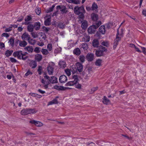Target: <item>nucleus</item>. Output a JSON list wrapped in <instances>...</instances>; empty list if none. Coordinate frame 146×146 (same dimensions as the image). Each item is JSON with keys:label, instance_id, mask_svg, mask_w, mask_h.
Listing matches in <instances>:
<instances>
[{"label": "nucleus", "instance_id": "1", "mask_svg": "<svg viewBox=\"0 0 146 146\" xmlns=\"http://www.w3.org/2000/svg\"><path fill=\"white\" fill-rule=\"evenodd\" d=\"M74 12L75 14L79 15L80 18L82 20H83L84 18V14L85 11L83 6L80 7L78 6H76L74 8Z\"/></svg>", "mask_w": 146, "mask_h": 146}, {"label": "nucleus", "instance_id": "2", "mask_svg": "<svg viewBox=\"0 0 146 146\" xmlns=\"http://www.w3.org/2000/svg\"><path fill=\"white\" fill-rule=\"evenodd\" d=\"M13 55L15 57H17L19 59H22L24 60H25L28 58L27 56H25L26 54H23V52L21 50L14 52Z\"/></svg>", "mask_w": 146, "mask_h": 146}, {"label": "nucleus", "instance_id": "3", "mask_svg": "<svg viewBox=\"0 0 146 146\" xmlns=\"http://www.w3.org/2000/svg\"><path fill=\"white\" fill-rule=\"evenodd\" d=\"M107 51V49L105 47L100 45L98 49L96 50L95 54L97 57H100L104 55V52Z\"/></svg>", "mask_w": 146, "mask_h": 146}, {"label": "nucleus", "instance_id": "4", "mask_svg": "<svg viewBox=\"0 0 146 146\" xmlns=\"http://www.w3.org/2000/svg\"><path fill=\"white\" fill-rule=\"evenodd\" d=\"M44 77L46 80H45L43 79H42L41 80V82L44 85V87L45 89H46L48 87V85L51 83L50 78L48 76L44 74Z\"/></svg>", "mask_w": 146, "mask_h": 146}, {"label": "nucleus", "instance_id": "5", "mask_svg": "<svg viewBox=\"0 0 146 146\" xmlns=\"http://www.w3.org/2000/svg\"><path fill=\"white\" fill-rule=\"evenodd\" d=\"M35 109H24L22 110L21 112V114L23 115H27L29 114H34L37 112Z\"/></svg>", "mask_w": 146, "mask_h": 146}, {"label": "nucleus", "instance_id": "6", "mask_svg": "<svg viewBox=\"0 0 146 146\" xmlns=\"http://www.w3.org/2000/svg\"><path fill=\"white\" fill-rule=\"evenodd\" d=\"M72 78L74 79V80L68 82L66 84L65 86H73L74 84H75V83H76L79 80L78 76L77 75H74L72 76Z\"/></svg>", "mask_w": 146, "mask_h": 146}, {"label": "nucleus", "instance_id": "7", "mask_svg": "<svg viewBox=\"0 0 146 146\" xmlns=\"http://www.w3.org/2000/svg\"><path fill=\"white\" fill-rule=\"evenodd\" d=\"M57 10L60 9V11L61 12L62 14H66L68 12V11L67 9V8L64 5H59L56 7Z\"/></svg>", "mask_w": 146, "mask_h": 146}, {"label": "nucleus", "instance_id": "8", "mask_svg": "<svg viewBox=\"0 0 146 146\" xmlns=\"http://www.w3.org/2000/svg\"><path fill=\"white\" fill-rule=\"evenodd\" d=\"M96 29L95 26L92 25L88 27V33L89 34H94Z\"/></svg>", "mask_w": 146, "mask_h": 146}, {"label": "nucleus", "instance_id": "9", "mask_svg": "<svg viewBox=\"0 0 146 146\" xmlns=\"http://www.w3.org/2000/svg\"><path fill=\"white\" fill-rule=\"evenodd\" d=\"M94 54L92 53H88L86 55V59L88 61L91 62L94 59Z\"/></svg>", "mask_w": 146, "mask_h": 146}, {"label": "nucleus", "instance_id": "10", "mask_svg": "<svg viewBox=\"0 0 146 146\" xmlns=\"http://www.w3.org/2000/svg\"><path fill=\"white\" fill-rule=\"evenodd\" d=\"M76 66L78 71L79 72H82L83 70V65L80 62L76 63Z\"/></svg>", "mask_w": 146, "mask_h": 146}, {"label": "nucleus", "instance_id": "11", "mask_svg": "<svg viewBox=\"0 0 146 146\" xmlns=\"http://www.w3.org/2000/svg\"><path fill=\"white\" fill-rule=\"evenodd\" d=\"M30 123L32 124H34L37 127H41L43 125V124L41 122L36 121L34 120H31L29 121Z\"/></svg>", "mask_w": 146, "mask_h": 146}, {"label": "nucleus", "instance_id": "12", "mask_svg": "<svg viewBox=\"0 0 146 146\" xmlns=\"http://www.w3.org/2000/svg\"><path fill=\"white\" fill-rule=\"evenodd\" d=\"M99 44V41L98 39H95L93 40L92 42V45L94 47L98 48L100 46Z\"/></svg>", "mask_w": 146, "mask_h": 146}, {"label": "nucleus", "instance_id": "13", "mask_svg": "<svg viewBox=\"0 0 146 146\" xmlns=\"http://www.w3.org/2000/svg\"><path fill=\"white\" fill-rule=\"evenodd\" d=\"M79 22L80 23H82L81 27L83 29L85 30L88 27V23L86 21L84 20L82 21L80 20L79 21Z\"/></svg>", "mask_w": 146, "mask_h": 146}, {"label": "nucleus", "instance_id": "14", "mask_svg": "<svg viewBox=\"0 0 146 146\" xmlns=\"http://www.w3.org/2000/svg\"><path fill=\"white\" fill-rule=\"evenodd\" d=\"M47 70L49 75H52L53 72V66L49 64L47 68Z\"/></svg>", "mask_w": 146, "mask_h": 146}, {"label": "nucleus", "instance_id": "15", "mask_svg": "<svg viewBox=\"0 0 146 146\" xmlns=\"http://www.w3.org/2000/svg\"><path fill=\"white\" fill-rule=\"evenodd\" d=\"M67 80L66 76L64 75L60 76L59 78V82L61 83H64Z\"/></svg>", "mask_w": 146, "mask_h": 146}, {"label": "nucleus", "instance_id": "16", "mask_svg": "<svg viewBox=\"0 0 146 146\" xmlns=\"http://www.w3.org/2000/svg\"><path fill=\"white\" fill-rule=\"evenodd\" d=\"M32 18L31 15H27L25 18V22L23 23L26 25H27L29 24L30 22L29 21H31Z\"/></svg>", "mask_w": 146, "mask_h": 146}, {"label": "nucleus", "instance_id": "17", "mask_svg": "<svg viewBox=\"0 0 146 146\" xmlns=\"http://www.w3.org/2000/svg\"><path fill=\"white\" fill-rule=\"evenodd\" d=\"M29 65L32 68H34L37 66V63L35 61L32 60L29 63Z\"/></svg>", "mask_w": 146, "mask_h": 146}, {"label": "nucleus", "instance_id": "18", "mask_svg": "<svg viewBox=\"0 0 146 146\" xmlns=\"http://www.w3.org/2000/svg\"><path fill=\"white\" fill-rule=\"evenodd\" d=\"M30 38V36L28 33H23L21 36V38L22 39L25 40H29Z\"/></svg>", "mask_w": 146, "mask_h": 146}, {"label": "nucleus", "instance_id": "19", "mask_svg": "<svg viewBox=\"0 0 146 146\" xmlns=\"http://www.w3.org/2000/svg\"><path fill=\"white\" fill-rule=\"evenodd\" d=\"M121 38H115L114 40V43H113V48L114 49H115L117 45L118 44V42L121 40Z\"/></svg>", "mask_w": 146, "mask_h": 146}, {"label": "nucleus", "instance_id": "20", "mask_svg": "<svg viewBox=\"0 0 146 146\" xmlns=\"http://www.w3.org/2000/svg\"><path fill=\"white\" fill-rule=\"evenodd\" d=\"M59 67L62 68H64L66 66V64L64 61H60L58 63Z\"/></svg>", "mask_w": 146, "mask_h": 146}, {"label": "nucleus", "instance_id": "21", "mask_svg": "<svg viewBox=\"0 0 146 146\" xmlns=\"http://www.w3.org/2000/svg\"><path fill=\"white\" fill-rule=\"evenodd\" d=\"M33 25L34 28L36 31L38 30L40 28V23L39 22H35Z\"/></svg>", "mask_w": 146, "mask_h": 146}, {"label": "nucleus", "instance_id": "22", "mask_svg": "<svg viewBox=\"0 0 146 146\" xmlns=\"http://www.w3.org/2000/svg\"><path fill=\"white\" fill-rule=\"evenodd\" d=\"M105 26L102 25L100 27L99 29V31L102 34H104L106 32Z\"/></svg>", "mask_w": 146, "mask_h": 146}, {"label": "nucleus", "instance_id": "23", "mask_svg": "<svg viewBox=\"0 0 146 146\" xmlns=\"http://www.w3.org/2000/svg\"><path fill=\"white\" fill-rule=\"evenodd\" d=\"M58 97H57L53 99L52 101L49 102L48 104V105H52L53 104H57L58 103V102L57 99Z\"/></svg>", "mask_w": 146, "mask_h": 146}, {"label": "nucleus", "instance_id": "24", "mask_svg": "<svg viewBox=\"0 0 146 146\" xmlns=\"http://www.w3.org/2000/svg\"><path fill=\"white\" fill-rule=\"evenodd\" d=\"M103 99V102L104 104L108 105L110 103V100L108 99L106 96H104Z\"/></svg>", "mask_w": 146, "mask_h": 146}, {"label": "nucleus", "instance_id": "25", "mask_svg": "<svg viewBox=\"0 0 146 146\" xmlns=\"http://www.w3.org/2000/svg\"><path fill=\"white\" fill-rule=\"evenodd\" d=\"M25 50L29 53H32L33 52V48L32 46H28L25 48Z\"/></svg>", "mask_w": 146, "mask_h": 146}, {"label": "nucleus", "instance_id": "26", "mask_svg": "<svg viewBox=\"0 0 146 146\" xmlns=\"http://www.w3.org/2000/svg\"><path fill=\"white\" fill-rule=\"evenodd\" d=\"M27 44V42L25 40L19 41V45L22 47H25Z\"/></svg>", "mask_w": 146, "mask_h": 146}, {"label": "nucleus", "instance_id": "27", "mask_svg": "<svg viewBox=\"0 0 146 146\" xmlns=\"http://www.w3.org/2000/svg\"><path fill=\"white\" fill-rule=\"evenodd\" d=\"M28 25L27 27L28 31L29 32H32L34 29L33 25L31 24H29Z\"/></svg>", "mask_w": 146, "mask_h": 146}, {"label": "nucleus", "instance_id": "28", "mask_svg": "<svg viewBox=\"0 0 146 146\" xmlns=\"http://www.w3.org/2000/svg\"><path fill=\"white\" fill-rule=\"evenodd\" d=\"M73 53L77 56L80 55L81 53V51L78 48H77L74 49L73 50Z\"/></svg>", "mask_w": 146, "mask_h": 146}, {"label": "nucleus", "instance_id": "29", "mask_svg": "<svg viewBox=\"0 0 146 146\" xmlns=\"http://www.w3.org/2000/svg\"><path fill=\"white\" fill-rule=\"evenodd\" d=\"M42 59V55L37 54L35 56V59L38 62L40 61Z\"/></svg>", "mask_w": 146, "mask_h": 146}, {"label": "nucleus", "instance_id": "30", "mask_svg": "<svg viewBox=\"0 0 146 146\" xmlns=\"http://www.w3.org/2000/svg\"><path fill=\"white\" fill-rule=\"evenodd\" d=\"M51 83L52 84L57 83L58 82L57 78L54 76H52L50 77Z\"/></svg>", "mask_w": 146, "mask_h": 146}, {"label": "nucleus", "instance_id": "31", "mask_svg": "<svg viewBox=\"0 0 146 146\" xmlns=\"http://www.w3.org/2000/svg\"><path fill=\"white\" fill-rule=\"evenodd\" d=\"M92 10L93 11H98L97 9L98 8V6L97 4L95 2L93 3L91 7Z\"/></svg>", "mask_w": 146, "mask_h": 146}, {"label": "nucleus", "instance_id": "32", "mask_svg": "<svg viewBox=\"0 0 146 146\" xmlns=\"http://www.w3.org/2000/svg\"><path fill=\"white\" fill-rule=\"evenodd\" d=\"M91 17L92 20L94 21H96L98 19V16L97 14L93 13L91 15Z\"/></svg>", "mask_w": 146, "mask_h": 146}, {"label": "nucleus", "instance_id": "33", "mask_svg": "<svg viewBox=\"0 0 146 146\" xmlns=\"http://www.w3.org/2000/svg\"><path fill=\"white\" fill-rule=\"evenodd\" d=\"M51 19L48 18L44 22V25L46 26H49L51 24Z\"/></svg>", "mask_w": 146, "mask_h": 146}, {"label": "nucleus", "instance_id": "34", "mask_svg": "<svg viewBox=\"0 0 146 146\" xmlns=\"http://www.w3.org/2000/svg\"><path fill=\"white\" fill-rule=\"evenodd\" d=\"M102 24L101 22L100 21H96L95 23H94L92 25L95 26V27L97 29Z\"/></svg>", "mask_w": 146, "mask_h": 146}, {"label": "nucleus", "instance_id": "35", "mask_svg": "<svg viewBox=\"0 0 146 146\" xmlns=\"http://www.w3.org/2000/svg\"><path fill=\"white\" fill-rule=\"evenodd\" d=\"M13 52V50H7L5 52V55L6 57H8L11 55Z\"/></svg>", "mask_w": 146, "mask_h": 146}, {"label": "nucleus", "instance_id": "36", "mask_svg": "<svg viewBox=\"0 0 146 146\" xmlns=\"http://www.w3.org/2000/svg\"><path fill=\"white\" fill-rule=\"evenodd\" d=\"M15 38L13 37H11L9 40L8 43H9L12 46H14V41Z\"/></svg>", "mask_w": 146, "mask_h": 146}, {"label": "nucleus", "instance_id": "37", "mask_svg": "<svg viewBox=\"0 0 146 146\" xmlns=\"http://www.w3.org/2000/svg\"><path fill=\"white\" fill-rule=\"evenodd\" d=\"M81 46V47L83 48L84 50H86L88 48V46L87 43H82Z\"/></svg>", "mask_w": 146, "mask_h": 146}, {"label": "nucleus", "instance_id": "38", "mask_svg": "<svg viewBox=\"0 0 146 146\" xmlns=\"http://www.w3.org/2000/svg\"><path fill=\"white\" fill-rule=\"evenodd\" d=\"M55 89L58 90H64V87L63 86H59L58 85H55L54 86Z\"/></svg>", "mask_w": 146, "mask_h": 146}, {"label": "nucleus", "instance_id": "39", "mask_svg": "<svg viewBox=\"0 0 146 146\" xmlns=\"http://www.w3.org/2000/svg\"><path fill=\"white\" fill-rule=\"evenodd\" d=\"M85 58L84 56L83 55H81L79 57V60L82 63H83L84 62L85 60Z\"/></svg>", "mask_w": 146, "mask_h": 146}, {"label": "nucleus", "instance_id": "40", "mask_svg": "<svg viewBox=\"0 0 146 146\" xmlns=\"http://www.w3.org/2000/svg\"><path fill=\"white\" fill-rule=\"evenodd\" d=\"M102 60L98 59L96 60V62L95 64L97 66H100L101 65L102 63Z\"/></svg>", "mask_w": 146, "mask_h": 146}, {"label": "nucleus", "instance_id": "41", "mask_svg": "<svg viewBox=\"0 0 146 146\" xmlns=\"http://www.w3.org/2000/svg\"><path fill=\"white\" fill-rule=\"evenodd\" d=\"M28 41L29 43L31 44L34 45L35 43V40L31 38L30 37Z\"/></svg>", "mask_w": 146, "mask_h": 146}, {"label": "nucleus", "instance_id": "42", "mask_svg": "<svg viewBox=\"0 0 146 146\" xmlns=\"http://www.w3.org/2000/svg\"><path fill=\"white\" fill-rule=\"evenodd\" d=\"M41 52L43 54L46 55L48 54L49 53L48 50L47 49H42Z\"/></svg>", "mask_w": 146, "mask_h": 146}, {"label": "nucleus", "instance_id": "43", "mask_svg": "<svg viewBox=\"0 0 146 146\" xmlns=\"http://www.w3.org/2000/svg\"><path fill=\"white\" fill-rule=\"evenodd\" d=\"M48 50L50 51H51L52 50V44L51 43H49L47 45Z\"/></svg>", "mask_w": 146, "mask_h": 146}, {"label": "nucleus", "instance_id": "44", "mask_svg": "<svg viewBox=\"0 0 146 146\" xmlns=\"http://www.w3.org/2000/svg\"><path fill=\"white\" fill-rule=\"evenodd\" d=\"M55 7V5L53 4L52 6L50 7L47 10V12H49L52 11Z\"/></svg>", "mask_w": 146, "mask_h": 146}, {"label": "nucleus", "instance_id": "45", "mask_svg": "<svg viewBox=\"0 0 146 146\" xmlns=\"http://www.w3.org/2000/svg\"><path fill=\"white\" fill-rule=\"evenodd\" d=\"M31 34L32 36V37L34 38H35L38 37V36L37 34V33L35 32H31Z\"/></svg>", "mask_w": 146, "mask_h": 146}, {"label": "nucleus", "instance_id": "46", "mask_svg": "<svg viewBox=\"0 0 146 146\" xmlns=\"http://www.w3.org/2000/svg\"><path fill=\"white\" fill-rule=\"evenodd\" d=\"M76 88L78 89H80L81 88V85L79 84L78 83H77V82L76 83L74 84Z\"/></svg>", "mask_w": 146, "mask_h": 146}, {"label": "nucleus", "instance_id": "47", "mask_svg": "<svg viewBox=\"0 0 146 146\" xmlns=\"http://www.w3.org/2000/svg\"><path fill=\"white\" fill-rule=\"evenodd\" d=\"M65 71L67 75L69 76L71 75V72L70 70L69 69H66L65 70Z\"/></svg>", "mask_w": 146, "mask_h": 146}, {"label": "nucleus", "instance_id": "48", "mask_svg": "<svg viewBox=\"0 0 146 146\" xmlns=\"http://www.w3.org/2000/svg\"><path fill=\"white\" fill-rule=\"evenodd\" d=\"M42 70V67L41 66H39L37 70V71L39 75H41L42 73L41 70Z\"/></svg>", "mask_w": 146, "mask_h": 146}, {"label": "nucleus", "instance_id": "49", "mask_svg": "<svg viewBox=\"0 0 146 146\" xmlns=\"http://www.w3.org/2000/svg\"><path fill=\"white\" fill-rule=\"evenodd\" d=\"M80 1L79 0H73L72 3L75 4H80Z\"/></svg>", "mask_w": 146, "mask_h": 146}, {"label": "nucleus", "instance_id": "50", "mask_svg": "<svg viewBox=\"0 0 146 146\" xmlns=\"http://www.w3.org/2000/svg\"><path fill=\"white\" fill-rule=\"evenodd\" d=\"M40 48L38 47H36L34 49V51L36 53H38L40 52Z\"/></svg>", "mask_w": 146, "mask_h": 146}, {"label": "nucleus", "instance_id": "51", "mask_svg": "<svg viewBox=\"0 0 146 146\" xmlns=\"http://www.w3.org/2000/svg\"><path fill=\"white\" fill-rule=\"evenodd\" d=\"M42 28L43 30L45 31L46 32H48L50 29L49 28L46 27L44 26L42 27Z\"/></svg>", "mask_w": 146, "mask_h": 146}, {"label": "nucleus", "instance_id": "52", "mask_svg": "<svg viewBox=\"0 0 146 146\" xmlns=\"http://www.w3.org/2000/svg\"><path fill=\"white\" fill-rule=\"evenodd\" d=\"M12 30V27H11V26H10L8 28H6L5 30V32H9L11 31Z\"/></svg>", "mask_w": 146, "mask_h": 146}, {"label": "nucleus", "instance_id": "53", "mask_svg": "<svg viewBox=\"0 0 146 146\" xmlns=\"http://www.w3.org/2000/svg\"><path fill=\"white\" fill-rule=\"evenodd\" d=\"M141 48L142 50L143 53L146 55V48L144 47L141 46Z\"/></svg>", "mask_w": 146, "mask_h": 146}, {"label": "nucleus", "instance_id": "54", "mask_svg": "<svg viewBox=\"0 0 146 146\" xmlns=\"http://www.w3.org/2000/svg\"><path fill=\"white\" fill-rule=\"evenodd\" d=\"M102 44L103 46L107 47L108 45V44L107 42L103 41L102 43Z\"/></svg>", "mask_w": 146, "mask_h": 146}, {"label": "nucleus", "instance_id": "55", "mask_svg": "<svg viewBox=\"0 0 146 146\" xmlns=\"http://www.w3.org/2000/svg\"><path fill=\"white\" fill-rule=\"evenodd\" d=\"M90 36H86L85 38L86 39V40H85V42H88L90 41Z\"/></svg>", "mask_w": 146, "mask_h": 146}, {"label": "nucleus", "instance_id": "56", "mask_svg": "<svg viewBox=\"0 0 146 146\" xmlns=\"http://www.w3.org/2000/svg\"><path fill=\"white\" fill-rule=\"evenodd\" d=\"M10 60L12 62L15 63L17 62V60L13 58H10Z\"/></svg>", "mask_w": 146, "mask_h": 146}, {"label": "nucleus", "instance_id": "57", "mask_svg": "<svg viewBox=\"0 0 146 146\" xmlns=\"http://www.w3.org/2000/svg\"><path fill=\"white\" fill-rule=\"evenodd\" d=\"M35 11L36 14L39 15L41 11L40 9L37 8L35 10Z\"/></svg>", "mask_w": 146, "mask_h": 146}, {"label": "nucleus", "instance_id": "58", "mask_svg": "<svg viewBox=\"0 0 146 146\" xmlns=\"http://www.w3.org/2000/svg\"><path fill=\"white\" fill-rule=\"evenodd\" d=\"M32 74H33L31 72L30 70H29L27 71V73L25 74V75L26 76H28L29 75Z\"/></svg>", "mask_w": 146, "mask_h": 146}, {"label": "nucleus", "instance_id": "59", "mask_svg": "<svg viewBox=\"0 0 146 146\" xmlns=\"http://www.w3.org/2000/svg\"><path fill=\"white\" fill-rule=\"evenodd\" d=\"M2 36H5L7 38L9 36V35L8 33H4L2 35Z\"/></svg>", "mask_w": 146, "mask_h": 146}, {"label": "nucleus", "instance_id": "60", "mask_svg": "<svg viewBox=\"0 0 146 146\" xmlns=\"http://www.w3.org/2000/svg\"><path fill=\"white\" fill-rule=\"evenodd\" d=\"M98 89V87H93V88H92L91 89L92 92V93H93L94 92L96 91V90H97Z\"/></svg>", "mask_w": 146, "mask_h": 146}, {"label": "nucleus", "instance_id": "61", "mask_svg": "<svg viewBox=\"0 0 146 146\" xmlns=\"http://www.w3.org/2000/svg\"><path fill=\"white\" fill-rule=\"evenodd\" d=\"M117 33L116 35V38H121V37H119L118 36V35H119V29H117Z\"/></svg>", "mask_w": 146, "mask_h": 146}, {"label": "nucleus", "instance_id": "62", "mask_svg": "<svg viewBox=\"0 0 146 146\" xmlns=\"http://www.w3.org/2000/svg\"><path fill=\"white\" fill-rule=\"evenodd\" d=\"M23 16H21L18 18L17 21L19 22L23 20Z\"/></svg>", "mask_w": 146, "mask_h": 146}, {"label": "nucleus", "instance_id": "63", "mask_svg": "<svg viewBox=\"0 0 146 146\" xmlns=\"http://www.w3.org/2000/svg\"><path fill=\"white\" fill-rule=\"evenodd\" d=\"M29 94L31 96L34 97H36L37 94L35 93H31Z\"/></svg>", "mask_w": 146, "mask_h": 146}, {"label": "nucleus", "instance_id": "64", "mask_svg": "<svg viewBox=\"0 0 146 146\" xmlns=\"http://www.w3.org/2000/svg\"><path fill=\"white\" fill-rule=\"evenodd\" d=\"M5 47V44L2 42H0V48H3Z\"/></svg>", "mask_w": 146, "mask_h": 146}]
</instances>
